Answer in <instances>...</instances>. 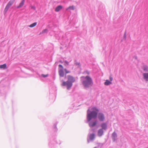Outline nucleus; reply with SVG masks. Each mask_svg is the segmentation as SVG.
<instances>
[{
  "label": "nucleus",
  "instance_id": "nucleus-1",
  "mask_svg": "<svg viewBox=\"0 0 148 148\" xmlns=\"http://www.w3.org/2000/svg\"><path fill=\"white\" fill-rule=\"evenodd\" d=\"M97 118L100 122H103L105 119L104 114L102 112H99V110L96 107L92 108V110L89 109L87 111L86 118L88 121H90L92 119H95Z\"/></svg>",
  "mask_w": 148,
  "mask_h": 148
},
{
  "label": "nucleus",
  "instance_id": "nucleus-2",
  "mask_svg": "<svg viewBox=\"0 0 148 148\" xmlns=\"http://www.w3.org/2000/svg\"><path fill=\"white\" fill-rule=\"evenodd\" d=\"M60 80L62 82V86H66L67 89L69 90L73 85V83L74 82L75 80L74 77L71 76H68V80L65 81L66 78V75H59Z\"/></svg>",
  "mask_w": 148,
  "mask_h": 148
},
{
  "label": "nucleus",
  "instance_id": "nucleus-3",
  "mask_svg": "<svg viewBox=\"0 0 148 148\" xmlns=\"http://www.w3.org/2000/svg\"><path fill=\"white\" fill-rule=\"evenodd\" d=\"M81 78H83L82 83L85 89L88 88L92 86L93 82L92 79L90 77L87 75L86 77H82Z\"/></svg>",
  "mask_w": 148,
  "mask_h": 148
},
{
  "label": "nucleus",
  "instance_id": "nucleus-4",
  "mask_svg": "<svg viewBox=\"0 0 148 148\" xmlns=\"http://www.w3.org/2000/svg\"><path fill=\"white\" fill-rule=\"evenodd\" d=\"M61 143L60 141L59 140H57L56 136H53L51 138L49 145L51 148H55L56 145H60Z\"/></svg>",
  "mask_w": 148,
  "mask_h": 148
},
{
  "label": "nucleus",
  "instance_id": "nucleus-5",
  "mask_svg": "<svg viewBox=\"0 0 148 148\" xmlns=\"http://www.w3.org/2000/svg\"><path fill=\"white\" fill-rule=\"evenodd\" d=\"M59 74H67L70 73V71L66 69H64L62 66L61 64L59 65Z\"/></svg>",
  "mask_w": 148,
  "mask_h": 148
},
{
  "label": "nucleus",
  "instance_id": "nucleus-6",
  "mask_svg": "<svg viewBox=\"0 0 148 148\" xmlns=\"http://www.w3.org/2000/svg\"><path fill=\"white\" fill-rule=\"evenodd\" d=\"M95 138V134L94 133H91L88 134L87 137V142L89 143L90 142L93 141Z\"/></svg>",
  "mask_w": 148,
  "mask_h": 148
},
{
  "label": "nucleus",
  "instance_id": "nucleus-7",
  "mask_svg": "<svg viewBox=\"0 0 148 148\" xmlns=\"http://www.w3.org/2000/svg\"><path fill=\"white\" fill-rule=\"evenodd\" d=\"M15 1V0H10L9 2L6 5L4 10V13H6L7 11L8 10L9 8L14 3Z\"/></svg>",
  "mask_w": 148,
  "mask_h": 148
},
{
  "label": "nucleus",
  "instance_id": "nucleus-8",
  "mask_svg": "<svg viewBox=\"0 0 148 148\" xmlns=\"http://www.w3.org/2000/svg\"><path fill=\"white\" fill-rule=\"evenodd\" d=\"M97 120L91 121H88L87 119V121L86 122V123H88L90 127H92L95 126L97 124Z\"/></svg>",
  "mask_w": 148,
  "mask_h": 148
},
{
  "label": "nucleus",
  "instance_id": "nucleus-9",
  "mask_svg": "<svg viewBox=\"0 0 148 148\" xmlns=\"http://www.w3.org/2000/svg\"><path fill=\"white\" fill-rule=\"evenodd\" d=\"M100 127H101V129L106 131L107 129V124L106 122H103L101 123L100 125Z\"/></svg>",
  "mask_w": 148,
  "mask_h": 148
},
{
  "label": "nucleus",
  "instance_id": "nucleus-10",
  "mask_svg": "<svg viewBox=\"0 0 148 148\" xmlns=\"http://www.w3.org/2000/svg\"><path fill=\"white\" fill-rule=\"evenodd\" d=\"M103 134V130L100 128L98 130L97 135L99 137H101L102 136Z\"/></svg>",
  "mask_w": 148,
  "mask_h": 148
},
{
  "label": "nucleus",
  "instance_id": "nucleus-11",
  "mask_svg": "<svg viewBox=\"0 0 148 148\" xmlns=\"http://www.w3.org/2000/svg\"><path fill=\"white\" fill-rule=\"evenodd\" d=\"M117 136L116 133L114 132L112 134V137L113 142H115L117 140Z\"/></svg>",
  "mask_w": 148,
  "mask_h": 148
},
{
  "label": "nucleus",
  "instance_id": "nucleus-12",
  "mask_svg": "<svg viewBox=\"0 0 148 148\" xmlns=\"http://www.w3.org/2000/svg\"><path fill=\"white\" fill-rule=\"evenodd\" d=\"M48 75H37V78H39L40 80H42L43 78L47 77Z\"/></svg>",
  "mask_w": 148,
  "mask_h": 148
},
{
  "label": "nucleus",
  "instance_id": "nucleus-13",
  "mask_svg": "<svg viewBox=\"0 0 148 148\" xmlns=\"http://www.w3.org/2000/svg\"><path fill=\"white\" fill-rule=\"evenodd\" d=\"M19 77H20L24 78H27L30 77L31 76L30 75H21L19 76Z\"/></svg>",
  "mask_w": 148,
  "mask_h": 148
},
{
  "label": "nucleus",
  "instance_id": "nucleus-14",
  "mask_svg": "<svg viewBox=\"0 0 148 148\" xmlns=\"http://www.w3.org/2000/svg\"><path fill=\"white\" fill-rule=\"evenodd\" d=\"M112 82L109 80L107 79L104 82V84L105 85L108 86L112 84Z\"/></svg>",
  "mask_w": 148,
  "mask_h": 148
},
{
  "label": "nucleus",
  "instance_id": "nucleus-15",
  "mask_svg": "<svg viewBox=\"0 0 148 148\" xmlns=\"http://www.w3.org/2000/svg\"><path fill=\"white\" fill-rule=\"evenodd\" d=\"M62 7L61 5H59L57 6L55 10L56 12H58L60 10L62 9Z\"/></svg>",
  "mask_w": 148,
  "mask_h": 148
},
{
  "label": "nucleus",
  "instance_id": "nucleus-16",
  "mask_svg": "<svg viewBox=\"0 0 148 148\" xmlns=\"http://www.w3.org/2000/svg\"><path fill=\"white\" fill-rule=\"evenodd\" d=\"M24 2L25 0H22L21 2L19 4V5L17 7V8H19L23 6L24 4Z\"/></svg>",
  "mask_w": 148,
  "mask_h": 148
},
{
  "label": "nucleus",
  "instance_id": "nucleus-17",
  "mask_svg": "<svg viewBox=\"0 0 148 148\" xmlns=\"http://www.w3.org/2000/svg\"><path fill=\"white\" fill-rule=\"evenodd\" d=\"M57 124V123H56L54 124L53 126V130L55 132H56L58 130V129L56 127Z\"/></svg>",
  "mask_w": 148,
  "mask_h": 148
},
{
  "label": "nucleus",
  "instance_id": "nucleus-18",
  "mask_svg": "<svg viewBox=\"0 0 148 148\" xmlns=\"http://www.w3.org/2000/svg\"><path fill=\"white\" fill-rule=\"evenodd\" d=\"M144 79L147 82L148 81V75H143Z\"/></svg>",
  "mask_w": 148,
  "mask_h": 148
},
{
  "label": "nucleus",
  "instance_id": "nucleus-19",
  "mask_svg": "<svg viewBox=\"0 0 148 148\" xmlns=\"http://www.w3.org/2000/svg\"><path fill=\"white\" fill-rule=\"evenodd\" d=\"M74 9H75L74 6L73 5V6H70L69 7H68L66 9V10H68L69 9H70L71 10H74Z\"/></svg>",
  "mask_w": 148,
  "mask_h": 148
},
{
  "label": "nucleus",
  "instance_id": "nucleus-20",
  "mask_svg": "<svg viewBox=\"0 0 148 148\" xmlns=\"http://www.w3.org/2000/svg\"><path fill=\"white\" fill-rule=\"evenodd\" d=\"M6 67V65L5 64L0 65V68L1 69H4Z\"/></svg>",
  "mask_w": 148,
  "mask_h": 148
},
{
  "label": "nucleus",
  "instance_id": "nucleus-21",
  "mask_svg": "<svg viewBox=\"0 0 148 148\" xmlns=\"http://www.w3.org/2000/svg\"><path fill=\"white\" fill-rule=\"evenodd\" d=\"M37 23L36 22L34 23L29 25V27H33L36 25Z\"/></svg>",
  "mask_w": 148,
  "mask_h": 148
},
{
  "label": "nucleus",
  "instance_id": "nucleus-22",
  "mask_svg": "<svg viewBox=\"0 0 148 148\" xmlns=\"http://www.w3.org/2000/svg\"><path fill=\"white\" fill-rule=\"evenodd\" d=\"M47 32L48 29H46L42 30V32L40 33V34L47 33Z\"/></svg>",
  "mask_w": 148,
  "mask_h": 148
},
{
  "label": "nucleus",
  "instance_id": "nucleus-23",
  "mask_svg": "<svg viewBox=\"0 0 148 148\" xmlns=\"http://www.w3.org/2000/svg\"><path fill=\"white\" fill-rule=\"evenodd\" d=\"M109 79H110V81H111L112 80H113V78L112 77H111V76H110V77H109Z\"/></svg>",
  "mask_w": 148,
  "mask_h": 148
},
{
  "label": "nucleus",
  "instance_id": "nucleus-24",
  "mask_svg": "<svg viewBox=\"0 0 148 148\" xmlns=\"http://www.w3.org/2000/svg\"><path fill=\"white\" fill-rule=\"evenodd\" d=\"M64 62L66 64V65H69V62L68 61H64Z\"/></svg>",
  "mask_w": 148,
  "mask_h": 148
},
{
  "label": "nucleus",
  "instance_id": "nucleus-25",
  "mask_svg": "<svg viewBox=\"0 0 148 148\" xmlns=\"http://www.w3.org/2000/svg\"><path fill=\"white\" fill-rule=\"evenodd\" d=\"M89 73V72L87 71H85L84 73L86 74H88Z\"/></svg>",
  "mask_w": 148,
  "mask_h": 148
},
{
  "label": "nucleus",
  "instance_id": "nucleus-26",
  "mask_svg": "<svg viewBox=\"0 0 148 148\" xmlns=\"http://www.w3.org/2000/svg\"><path fill=\"white\" fill-rule=\"evenodd\" d=\"M4 97H5V94H4Z\"/></svg>",
  "mask_w": 148,
  "mask_h": 148
}]
</instances>
